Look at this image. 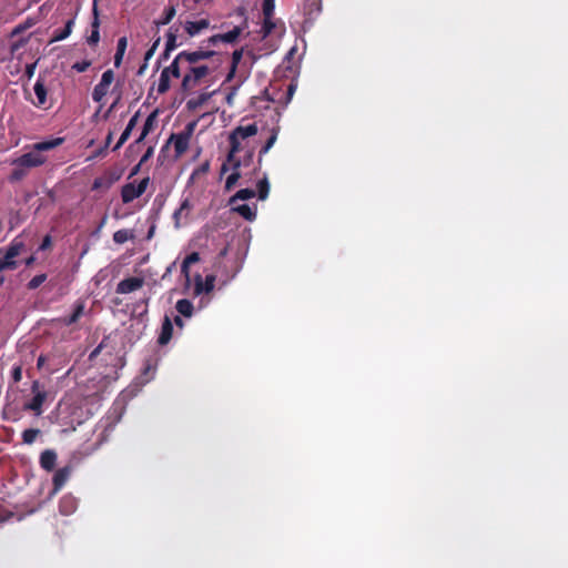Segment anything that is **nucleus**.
<instances>
[{"mask_svg":"<svg viewBox=\"0 0 568 568\" xmlns=\"http://www.w3.org/2000/svg\"><path fill=\"white\" fill-rule=\"evenodd\" d=\"M138 116H139V113H135L129 121V123L126 124V128L124 129V131L122 132V134L120 135V139L119 141L116 142V144L114 145L113 148V151H116L119 150L126 141L128 139L130 138L131 133H132V130L135 128L136 125V122H138Z\"/></svg>","mask_w":568,"mask_h":568,"instance_id":"20","label":"nucleus"},{"mask_svg":"<svg viewBox=\"0 0 568 568\" xmlns=\"http://www.w3.org/2000/svg\"><path fill=\"white\" fill-rule=\"evenodd\" d=\"M209 71L210 69L206 65L192 67L190 73L185 74L183 78L182 90L189 91L195 88L200 80L209 74Z\"/></svg>","mask_w":568,"mask_h":568,"instance_id":"8","label":"nucleus"},{"mask_svg":"<svg viewBox=\"0 0 568 568\" xmlns=\"http://www.w3.org/2000/svg\"><path fill=\"white\" fill-rule=\"evenodd\" d=\"M176 10L174 6H169L164 9L162 17L159 20H155L154 23L160 26H166L169 24L172 19L175 17Z\"/></svg>","mask_w":568,"mask_h":568,"instance_id":"27","label":"nucleus"},{"mask_svg":"<svg viewBox=\"0 0 568 568\" xmlns=\"http://www.w3.org/2000/svg\"><path fill=\"white\" fill-rule=\"evenodd\" d=\"M160 42H161V38H160V37H158V38L154 40V42L152 43L151 49H153V50H155V51H156V49H158V47H159Z\"/></svg>","mask_w":568,"mask_h":568,"instance_id":"64","label":"nucleus"},{"mask_svg":"<svg viewBox=\"0 0 568 568\" xmlns=\"http://www.w3.org/2000/svg\"><path fill=\"white\" fill-rule=\"evenodd\" d=\"M156 115H158L156 110L148 115V118L143 124L142 132L136 142H141L142 140H144V138L153 130L155 121H156Z\"/></svg>","mask_w":568,"mask_h":568,"instance_id":"26","label":"nucleus"},{"mask_svg":"<svg viewBox=\"0 0 568 568\" xmlns=\"http://www.w3.org/2000/svg\"><path fill=\"white\" fill-rule=\"evenodd\" d=\"M175 308L179 314L186 317H190L193 313V304L186 298L179 300L176 302Z\"/></svg>","mask_w":568,"mask_h":568,"instance_id":"29","label":"nucleus"},{"mask_svg":"<svg viewBox=\"0 0 568 568\" xmlns=\"http://www.w3.org/2000/svg\"><path fill=\"white\" fill-rule=\"evenodd\" d=\"M242 57H243V49L235 50L232 53L231 68H230V72H229V74L226 77V80H231L234 77V73L236 71V68H237L239 63L242 60Z\"/></svg>","mask_w":568,"mask_h":568,"instance_id":"33","label":"nucleus"},{"mask_svg":"<svg viewBox=\"0 0 568 568\" xmlns=\"http://www.w3.org/2000/svg\"><path fill=\"white\" fill-rule=\"evenodd\" d=\"M197 262H200V254L192 252L181 265V273L185 278V290L192 288L195 296L213 291V274H207L204 281L200 272L194 273V275L191 274V266Z\"/></svg>","mask_w":568,"mask_h":568,"instance_id":"3","label":"nucleus"},{"mask_svg":"<svg viewBox=\"0 0 568 568\" xmlns=\"http://www.w3.org/2000/svg\"><path fill=\"white\" fill-rule=\"evenodd\" d=\"M322 10L321 0H306L304 4V13L312 16L314 13H320Z\"/></svg>","mask_w":568,"mask_h":568,"instance_id":"36","label":"nucleus"},{"mask_svg":"<svg viewBox=\"0 0 568 568\" xmlns=\"http://www.w3.org/2000/svg\"><path fill=\"white\" fill-rule=\"evenodd\" d=\"M112 139H113V133H112V132H109V134H108V135H106V138H105L104 148H108V146L111 144Z\"/></svg>","mask_w":568,"mask_h":568,"instance_id":"61","label":"nucleus"},{"mask_svg":"<svg viewBox=\"0 0 568 568\" xmlns=\"http://www.w3.org/2000/svg\"><path fill=\"white\" fill-rule=\"evenodd\" d=\"M71 475V467L64 466L62 468H59L55 474L53 475L52 483H53V494L58 493L68 481L69 477Z\"/></svg>","mask_w":568,"mask_h":568,"instance_id":"13","label":"nucleus"},{"mask_svg":"<svg viewBox=\"0 0 568 568\" xmlns=\"http://www.w3.org/2000/svg\"><path fill=\"white\" fill-rule=\"evenodd\" d=\"M109 87L99 82L92 91V99L97 103H101L104 97L108 94Z\"/></svg>","mask_w":568,"mask_h":568,"instance_id":"31","label":"nucleus"},{"mask_svg":"<svg viewBox=\"0 0 568 568\" xmlns=\"http://www.w3.org/2000/svg\"><path fill=\"white\" fill-rule=\"evenodd\" d=\"M142 164H140V162L131 170L130 172V175L129 178H132L133 175L138 174V172L140 171V168H141Z\"/></svg>","mask_w":568,"mask_h":568,"instance_id":"59","label":"nucleus"},{"mask_svg":"<svg viewBox=\"0 0 568 568\" xmlns=\"http://www.w3.org/2000/svg\"><path fill=\"white\" fill-rule=\"evenodd\" d=\"M57 463V453L52 449H45L40 455V466L47 470H53Z\"/></svg>","mask_w":568,"mask_h":568,"instance_id":"18","label":"nucleus"},{"mask_svg":"<svg viewBox=\"0 0 568 568\" xmlns=\"http://www.w3.org/2000/svg\"><path fill=\"white\" fill-rule=\"evenodd\" d=\"M276 28V21L273 18H263V24L261 28L262 39L267 38Z\"/></svg>","mask_w":568,"mask_h":568,"instance_id":"34","label":"nucleus"},{"mask_svg":"<svg viewBox=\"0 0 568 568\" xmlns=\"http://www.w3.org/2000/svg\"><path fill=\"white\" fill-rule=\"evenodd\" d=\"M63 138H54L47 141L37 142L32 145V151L14 159L11 164L23 166L27 171L32 168H39L47 162V156L42 152L53 150L63 143Z\"/></svg>","mask_w":568,"mask_h":568,"instance_id":"4","label":"nucleus"},{"mask_svg":"<svg viewBox=\"0 0 568 568\" xmlns=\"http://www.w3.org/2000/svg\"><path fill=\"white\" fill-rule=\"evenodd\" d=\"M183 59L182 58H179V54L175 57V59L173 60V62L171 63L170 67L165 68L163 71H168V74H172L174 78H179L181 75L180 73V68H179V63L180 61H182Z\"/></svg>","mask_w":568,"mask_h":568,"instance_id":"44","label":"nucleus"},{"mask_svg":"<svg viewBox=\"0 0 568 568\" xmlns=\"http://www.w3.org/2000/svg\"><path fill=\"white\" fill-rule=\"evenodd\" d=\"M150 178L142 179L138 185L134 183H126L121 189V199L124 204L131 203L139 196H141L148 189Z\"/></svg>","mask_w":568,"mask_h":568,"instance_id":"7","label":"nucleus"},{"mask_svg":"<svg viewBox=\"0 0 568 568\" xmlns=\"http://www.w3.org/2000/svg\"><path fill=\"white\" fill-rule=\"evenodd\" d=\"M47 280V274H39L32 277L29 283L27 284L29 290H36L38 288L42 283H44Z\"/></svg>","mask_w":568,"mask_h":568,"instance_id":"45","label":"nucleus"},{"mask_svg":"<svg viewBox=\"0 0 568 568\" xmlns=\"http://www.w3.org/2000/svg\"><path fill=\"white\" fill-rule=\"evenodd\" d=\"M51 244H52L51 236L50 235H45L43 237V240H42V243H41L39 250L44 251V250L49 248L51 246Z\"/></svg>","mask_w":568,"mask_h":568,"instance_id":"50","label":"nucleus"},{"mask_svg":"<svg viewBox=\"0 0 568 568\" xmlns=\"http://www.w3.org/2000/svg\"><path fill=\"white\" fill-rule=\"evenodd\" d=\"M174 322V324L179 327H183V320L179 316V315H175L174 318L172 320V323Z\"/></svg>","mask_w":568,"mask_h":568,"instance_id":"57","label":"nucleus"},{"mask_svg":"<svg viewBox=\"0 0 568 568\" xmlns=\"http://www.w3.org/2000/svg\"><path fill=\"white\" fill-rule=\"evenodd\" d=\"M255 196V191L252 189H242L237 191L231 199L230 205L235 204L239 200L245 201Z\"/></svg>","mask_w":568,"mask_h":568,"instance_id":"30","label":"nucleus"},{"mask_svg":"<svg viewBox=\"0 0 568 568\" xmlns=\"http://www.w3.org/2000/svg\"><path fill=\"white\" fill-rule=\"evenodd\" d=\"M27 43V40L26 39H22V40H19L14 43L11 44V52H14L17 51L18 49H20L21 47H23L24 44Z\"/></svg>","mask_w":568,"mask_h":568,"instance_id":"52","label":"nucleus"},{"mask_svg":"<svg viewBox=\"0 0 568 568\" xmlns=\"http://www.w3.org/2000/svg\"><path fill=\"white\" fill-rule=\"evenodd\" d=\"M132 237H133V234L131 233V231L125 230V229L118 230L113 234V241L116 244H123Z\"/></svg>","mask_w":568,"mask_h":568,"instance_id":"39","label":"nucleus"},{"mask_svg":"<svg viewBox=\"0 0 568 568\" xmlns=\"http://www.w3.org/2000/svg\"><path fill=\"white\" fill-rule=\"evenodd\" d=\"M34 69H36V63L27 65L26 74L28 75V78H31L33 75Z\"/></svg>","mask_w":568,"mask_h":568,"instance_id":"56","label":"nucleus"},{"mask_svg":"<svg viewBox=\"0 0 568 568\" xmlns=\"http://www.w3.org/2000/svg\"><path fill=\"white\" fill-rule=\"evenodd\" d=\"M231 210L240 214L246 221H253L256 217V209L251 207L248 204H233L231 205Z\"/></svg>","mask_w":568,"mask_h":568,"instance_id":"23","label":"nucleus"},{"mask_svg":"<svg viewBox=\"0 0 568 568\" xmlns=\"http://www.w3.org/2000/svg\"><path fill=\"white\" fill-rule=\"evenodd\" d=\"M239 88V84L237 85H233L231 88V91L229 93L225 94V99L227 101V103L231 105L232 104V100H233V97L235 95V92Z\"/></svg>","mask_w":568,"mask_h":568,"instance_id":"51","label":"nucleus"},{"mask_svg":"<svg viewBox=\"0 0 568 568\" xmlns=\"http://www.w3.org/2000/svg\"><path fill=\"white\" fill-rule=\"evenodd\" d=\"M211 57H213V51L210 50H197L194 52L182 51L179 53V58H182L191 64L196 63L203 59H209Z\"/></svg>","mask_w":568,"mask_h":568,"instance_id":"15","label":"nucleus"},{"mask_svg":"<svg viewBox=\"0 0 568 568\" xmlns=\"http://www.w3.org/2000/svg\"><path fill=\"white\" fill-rule=\"evenodd\" d=\"M101 348H102V345H99L97 348H94L92 351V353L90 354V358L95 357L101 352Z\"/></svg>","mask_w":568,"mask_h":568,"instance_id":"63","label":"nucleus"},{"mask_svg":"<svg viewBox=\"0 0 568 568\" xmlns=\"http://www.w3.org/2000/svg\"><path fill=\"white\" fill-rule=\"evenodd\" d=\"M213 95V92L204 91L197 95L191 98L186 102V106L190 111H196L203 106Z\"/></svg>","mask_w":568,"mask_h":568,"instance_id":"16","label":"nucleus"},{"mask_svg":"<svg viewBox=\"0 0 568 568\" xmlns=\"http://www.w3.org/2000/svg\"><path fill=\"white\" fill-rule=\"evenodd\" d=\"M11 377L14 383H19L22 379V367L21 365H17L12 368Z\"/></svg>","mask_w":568,"mask_h":568,"instance_id":"49","label":"nucleus"},{"mask_svg":"<svg viewBox=\"0 0 568 568\" xmlns=\"http://www.w3.org/2000/svg\"><path fill=\"white\" fill-rule=\"evenodd\" d=\"M170 89V75L168 71H162L159 80L158 92L163 94Z\"/></svg>","mask_w":568,"mask_h":568,"instance_id":"41","label":"nucleus"},{"mask_svg":"<svg viewBox=\"0 0 568 568\" xmlns=\"http://www.w3.org/2000/svg\"><path fill=\"white\" fill-rule=\"evenodd\" d=\"M210 21L207 19H201L197 21H187L185 23V31L190 37L199 34L202 30L209 28Z\"/></svg>","mask_w":568,"mask_h":568,"instance_id":"21","label":"nucleus"},{"mask_svg":"<svg viewBox=\"0 0 568 568\" xmlns=\"http://www.w3.org/2000/svg\"><path fill=\"white\" fill-rule=\"evenodd\" d=\"M40 383L39 381H34L31 386V390L33 393L32 399L26 404V409L32 410L37 414L41 413L42 405L47 398V393L44 390H40Z\"/></svg>","mask_w":568,"mask_h":568,"instance_id":"10","label":"nucleus"},{"mask_svg":"<svg viewBox=\"0 0 568 568\" xmlns=\"http://www.w3.org/2000/svg\"><path fill=\"white\" fill-rule=\"evenodd\" d=\"M2 252V250L0 248V253ZM8 270V267L0 261V286L3 285L6 278L4 276L2 275V272Z\"/></svg>","mask_w":568,"mask_h":568,"instance_id":"53","label":"nucleus"},{"mask_svg":"<svg viewBox=\"0 0 568 568\" xmlns=\"http://www.w3.org/2000/svg\"><path fill=\"white\" fill-rule=\"evenodd\" d=\"M154 53H155V50H153V49H151V48H150V49L145 52V54H144V60H145V61H149V60L154 55Z\"/></svg>","mask_w":568,"mask_h":568,"instance_id":"58","label":"nucleus"},{"mask_svg":"<svg viewBox=\"0 0 568 568\" xmlns=\"http://www.w3.org/2000/svg\"><path fill=\"white\" fill-rule=\"evenodd\" d=\"M75 509V500L72 497H63L60 501V511L63 515H69Z\"/></svg>","mask_w":568,"mask_h":568,"instance_id":"35","label":"nucleus"},{"mask_svg":"<svg viewBox=\"0 0 568 568\" xmlns=\"http://www.w3.org/2000/svg\"><path fill=\"white\" fill-rule=\"evenodd\" d=\"M257 131L258 130L256 123H252L245 126H237L229 135L230 151L227 154V160L222 164L220 172L221 175H223L229 170V165H231L233 169L232 173L227 175L225 181L226 190H231L236 184L241 176V173L239 171L241 160L236 158V153L241 150V141L245 140L248 136L255 135Z\"/></svg>","mask_w":568,"mask_h":568,"instance_id":"1","label":"nucleus"},{"mask_svg":"<svg viewBox=\"0 0 568 568\" xmlns=\"http://www.w3.org/2000/svg\"><path fill=\"white\" fill-rule=\"evenodd\" d=\"M126 47H128L126 37H121L118 40L116 52L114 54V67L115 68H119L121 65Z\"/></svg>","mask_w":568,"mask_h":568,"instance_id":"25","label":"nucleus"},{"mask_svg":"<svg viewBox=\"0 0 568 568\" xmlns=\"http://www.w3.org/2000/svg\"><path fill=\"white\" fill-rule=\"evenodd\" d=\"M26 248L24 241L21 235L16 236L8 247L0 261L8 267V270L13 271L18 267V262L16 257L19 256Z\"/></svg>","mask_w":568,"mask_h":568,"instance_id":"6","label":"nucleus"},{"mask_svg":"<svg viewBox=\"0 0 568 568\" xmlns=\"http://www.w3.org/2000/svg\"><path fill=\"white\" fill-rule=\"evenodd\" d=\"M13 166L14 168L9 175V181L11 183L19 182V181L23 180L28 174V171L23 166H19V165H13Z\"/></svg>","mask_w":568,"mask_h":568,"instance_id":"38","label":"nucleus"},{"mask_svg":"<svg viewBox=\"0 0 568 568\" xmlns=\"http://www.w3.org/2000/svg\"><path fill=\"white\" fill-rule=\"evenodd\" d=\"M173 335V324L172 318L169 315H165L162 322L161 332L158 337V343L160 345H166Z\"/></svg>","mask_w":568,"mask_h":568,"instance_id":"14","label":"nucleus"},{"mask_svg":"<svg viewBox=\"0 0 568 568\" xmlns=\"http://www.w3.org/2000/svg\"><path fill=\"white\" fill-rule=\"evenodd\" d=\"M178 32H179L178 28L171 27L169 29V31L166 33V43H165L166 51H173L178 47V43H176Z\"/></svg>","mask_w":568,"mask_h":568,"instance_id":"32","label":"nucleus"},{"mask_svg":"<svg viewBox=\"0 0 568 568\" xmlns=\"http://www.w3.org/2000/svg\"><path fill=\"white\" fill-rule=\"evenodd\" d=\"M192 209V205L190 203L189 199H185L180 207L173 213V220L176 227H180L182 224V219H186L190 211Z\"/></svg>","mask_w":568,"mask_h":568,"instance_id":"22","label":"nucleus"},{"mask_svg":"<svg viewBox=\"0 0 568 568\" xmlns=\"http://www.w3.org/2000/svg\"><path fill=\"white\" fill-rule=\"evenodd\" d=\"M195 128V122L189 123L182 132L172 133L163 150L170 144H173L175 151V158H180L185 153L189 148L191 136Z\"/></svg>","mask_w":568,"mask_h":568,"instance_id":"5","label":"nucleus"},{"mask_svg":"<svg viewBox=\"0 0 568 568\" xmlns=\"http://www.w3.org/2000/svg\"><path fill=\"white\" fill-rule=\"evenodd\" d=\"M223 244L224 246L215 256V282L221 285H225L241 268L239 252L233 251L226 240Z\"/></svg>","mask_w":568,"mask_h":568,"instance_id":"2","label":"nucleus"},{"mask_svg":"<svg viewBox=\"0 0 568 568\" xmlns=\"http://www.w3.org/2000/svg\"><path fill=\"white\" fill-rule=\"evenodd\" d=\"M152 154H153V148H151V146H150V148L146 150V152L143 154V156L141 158V160H140V164H142L143 162H145L150 156H152Z\"/></svg>","mask_w":568,"mask_h":568,"instance_id":"54","label":"nucleus"},{"mask_svg":"<svg viewBox=\"0 0 568 568\" xmlns=\"http://www.w3.org/2000/svg\"><path fill=\"white\" fill-rule=\"evenodd\" d=\"M103 186V179L102 178H97L94 181H93V184H92V190H98L100 187Z\"/></svg>","mask_w":568,"mask_h":568,"instance_id":"55","label":"nucleus"},{"mask_svg":"<svg viewBox=\"0 0 568 568\" xmlns=\"http://www.w3.org/2000/svg\"><path fill=\"white\" fill-rule=\"evenodd\" d=\"M211 169V163L209 160L204 161L199 168H196L191 174L190 182L193 184L202 183L206 175L209 174Z\"/></svg>","mask_w":568,"mask_h":568,"instance_id":"19","label":"nucleus"},{"mask_svg":"<svg viewBox=\"0 0 568 568\" xmlns=\"http://www.w3.org/2000/svg\"><path fill=\"white\" fill-rule=\"evenodd\" d=\"M84 308H85L84 302L77 301L73 306L72 313L68 316H63V317L59 318V322L61 324H63L64 326H71V325L75 324L81 318V316L84 314Z\"/></svg>","mask_w":568,"mask_h":568,"instance_id":"12","label":"nucleus"},{"mask_svg":"<svg viewBox=\"0 0 568 568\" xmlns=\"http://www.w3.org/2000/svg\"><path fill=\"white\" fill-rule=\"evenodd\" d=\"M32 26V22L27 21L26 23H20L13 28L11 31V37H16L22 32H24L28 28Z\"/></svg>","mask_w":568,"mask_h":568,"instance_id":"48","label":"nucleus"},{"mask_svg":"<svg viewBox=\"0 0 568 568\" xmlns=\"http://www.w3.org/2000/svg\"><path fill=\"white\" fill-rule=\"evenodd\" d=\"M34 262H36V256H34V255H31V256H29L28 258H26L24 264H26L27 266H31V265H33V263H34Z\"/></svg>","mask_w":568,"mask_h":568,"instance_id":"60","label":"nucleus"},{"mask_svg":"<svg viewBox=\"0 0 568 568\" xmlns=\"http://www.w3.org/2000/svg\"><path fill=\"white\" fill-rule=\"evenodd\" d=\"M242 27L235 26L230 31H226L224 33H217L215 34V43L217 42H224V43H234L240 34L242 33Z\"/></svg>","mask_w":568,"mask_h":568,"instance_id":"17","label":"nucleus"},{"mask_svg":"<svg viewBox=\"0 0 568 568\" xmlns=\"http://www.w3.org/2000/svg\"><path fill=\"white\" fill-rule=\"evenodd\" d=\"M146 68H148V61L144 60V63L138 70V75H142Z\"/></svg>","mask_w":568,"mask_h":568,"instance_id":"62","label":"nucleus"},{"mask_svg":"<svg viewBox=\"0 0 568 568\" xmlns=\"http://www.w3.org/2000/svg\"><path fill=\"white\" fill-rule=\"evenodd\" d=\"M37 100L32 101V103L42 110H49L53 103L52 100L48 98V89L45 87L44 79L40 75L34 83L33 87Z\"/></svg>","mask_w":568,"mask_h":568,"instance_id":"9","label":"nucleus"},{"mask_svg":"<svg viewBox=\"0 0 568 568\" xmlns=\"http://www.w3.org/2000/svg\"><path fill=\"white\" fill-rule=\"evenodd\" d=\"M277 133H278V131L276 129H272L271 135L268 136L265 144L263 145V148L260 151V159H258L260 162H261L262 156L264 154H266L270 151V149L274 145V143L276 142Z\"/></svg>","mask_w":568,"mask_h":568,"instance_id":"37","label":"nucleus"},{"mask_svg":"<svg viewBox=\"0 0 568 568\" xmlns=\"http://www.w3.org/2000/svg\"><path fill=\"white\" fill-rule=\"evenodd\" d=\"M257 192H258V199L262 201L268 196L270 183L266 178H264L263 180H260L257 182Z\"/></svg>","mask_w":568,"mask_h":568,"instance_id":"43","label":"nucleus"},{"mask_svg":"<svg viewBox=\"0 0 568 568\" xmlns=\"http://www.w3.org/2000/svg\"><path fill=\"white\" fill-rule=\"evenodd\" d=\"M73 26H74L73 20L72 19L68 20L63 29L54 31L52 41H61V40H64L65 38H68L72 32Z\"/></svg>","mask_w":568,"mask_h":568,"instance_id":"28","label":"nucleus"},{"mask_svg":"<svg viewBox=\"0 0 568 568\" xmlns=\"http://www.w3.org/2000/svg\"><path fill=\"white\" fill-rule=\"evenodd\" d=\"M275 11V0H263L262 12L263 18H273Z\"/></svg>","mask_w":568,"mask_h":568,"instance_id":"42","label":"nucleus"},{"mask_svg":"<svg viewBox=\"0 0 568 568\" xmlns=\"http://www.w3.org/2000/svg\"><path fill=\"white\" fill-rule=\"evenodd\" d=\"M113 80H114V72H113V70L109 69L102 73L100 82L110 87L111 83L113 82Z\"/></svg>","mask_w":568,"mask_h":568,"instance_id":"47","label":"nucleus"},{"mask_svg":"<svg viewBox=\"0 0 568 568\" xmlns=\"http://www.w3.org/2000/svg\"><path fill=\"white\" fill-rule=\"evenodd\" d=\"M39 434H40V429L28 428V429L23 430V433H22V440L24 444L31 445L34 443V440L37 439Z\"/></svg>","mask_w":568,"mask_h":568,"instance_id":"40","label":"nucleus"},{"mask_svg":"<svg viewBox=\"0 0 568 568\" xmlns=\"http://www.w3.org/2000/svg\"><path fill=\"white\" fill-rule=\"evenodd\" d=\"M91 34L87 38V42L89 45L93 47V45H97L100 41V31H99V28H100V20H99V14L98 16H93V20L91 22Z\"/></svg>","mask_w":568,"mask_h":568,"instance_id":"24","label":"nucleus"},{"mask_svg":"<svg viewBox=\"0 0 568 568\" xmlns=\"http://www.w3.org/2000/svg\"><path fill=\"white\" fill-rule=\"evenodd\" d=\"M91 64L92 62L90 60L78 61L72 65V69L79 73H82L85 72L91 67Z\"/></svg>","mask_w":568,"mask_h":568,"instance_id":"46","label":"nucleus"},{"mask_svg":"<svg viewBox=\"0 0 568 568\" xmlns=\"http://www.w3.org/2000/svg\"><path fill=\"white\" fill-rule=\"evenodd\" d=\"M143 285V277H128L118 283L115 292L118 294H129L136 290H140Z\"/></svg>","mask_w":568,"mask_h":568,"instance_id":"11","label":"nucleus"}]
</instances>
